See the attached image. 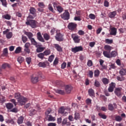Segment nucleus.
I'll return each instance as SVG.
<instances>
[{
    "mask_svg": "<svg viewBox=\"0 0 126 126\" xmlns=\"http://www.w3.org/2000/svg\"><path fill=\"white\" fill-rule=\"evenodd\" d=\"M10 112H12V113H17L18 112V109L14 108L10 110Z\"/></svg>",
    "mask_w": 126,
    "mask_h": 126,
    "instance_id": "338daca9",
    "label": "nucleus"
},
{
    "mask_svg": "<svg viewBox=\"0 0 126 126\" xmlns=\"http://www.w3.org/2000/svg\"><path fill=\"white\" fill-rule=\"evenodd\" d=\"M22 50V48H21V47H20V46H19L16 49V50L15 51V54H20Z\"/></svg>",
    "mask_w": 126,
    "mask_h": 126,
    "instance_id": "2f4dec72",
    "label": "nucleus"
},
{
    "mask_svg": "<svg viewBox=\"0 0 126 126\" xmlns=\"http://www.w3.org/2000/svg\"><path fill=\"white\" fill-rule=\"evenodd\" d=\"M110 51H104L103 52V55L106 58H108V59H111V55H110Z\"/></svg>",
    "mask_w": 126,
    "mask_h": 126,
    "instance_id": "aec40b11",
    "label": "nucleus"
},
{
    "mask_svg": "<svg viewBox=\"0 0 126 126\" xmlns=\"http://www.w3.org/2000/svg\"><path fill=\"white\" fill-rule=\"evenodd\" d=\"M88 93L90 97H95V92H94V89H89Z\"/></svg>",
    "mask_w": 126,
    "mask_h": 126,
    "instance_id": "a211bd4d",
    "label": "nucleus"
},
{
    "mask_svg": "<svg viewBox=\"0 0 126 126\" xmlns=\"http://www.w3.org/2000/svg\"><path fill=\"white\" fill-rule=\"evenodd\" d=\"M38 6L40 7V8H44L45 7V4L43 2H39L38 3Z\"/></svg>",
    "mask_w": 126,
    "mask_h": 126,
    "instance_id": "052dcab7",
    "label": "nucleus"
},
{
    "mask_svg": "<svg viewBox=\"0 0 126 126\" xmlns=\"http://www.w3.org/2000/svg\"><path fill=\"white\" fill-rule=\"evenodd\" d=\"M102 81L103 84H105V85H106V84H109V79H108L106 78H102Z\"/></svg>",
    "mask_w": 126,
    "mask_h": 126,
    "instance_id": "e433bc0d",
    "label": "nucleus"
},
{
    "mask_svg": "<svg viewBox=\"0 0 126 126\" xmlns=\"http://www.w3.org/2000/svg\"><path fill=\"white\" fill-rule=\"evenodd\" d=\"M36 17V15H29V16L27 18V21H28L29 19H34L35 17Z\"/></svg>",
    "mask_w": 126,
    "mask_h": 126,
    "instance_id": "c03bdc74",
    "label": "nucleus"
},
{
    "mask_svg": "<svg viewBox=\"0 0 126 126\" xmlns=\"http://www.w3.org/2000/svg\"><path fill=\"white\" fill-rule=\"evenodd\" d=\"M47 117H48V121L49 122H55V121H56V119H55L54 117L52 116V115H48Z\"/></svg>",
    "mask_w": 126,
    "mask_h": 126,
    "instance_id": "c756f323",
    "label": "nucleus"
},
{
    "mask_svg": "<svg viewBox=\"0 0 126 126\" xmlns=\"http://www.w3.org/2000/svg\"><path fill=\"white\" fill-rule=\"evenodd\" d=\"M57 10L59 13H62L63 11V8L62 6H59L57 7Z\"/></svg>",
    "mask_w": 126,
    "mask_h": 126,
    "instance_id": "4c0bfd02",
    "label": "nucleus"
},
{
    "mask_svg": "<svg viewBox=\"0 0 126 126\" xmlns=\"http://www.w3.org/2000/svg\"><path fill=\"white\" fill-rule=\"evenodd\" d=\"M54 47L58 52H63V48H62V47H61V46L59 44H54Z\"/></svg>",
    "mask_w": 126,
    "mask_h": 126,
    "instance_id": "dca6fc26",
    "label": "nucleus"
},
{
    "mask_svg": "<svg viewBox=\"0 0 126 126\" xmlns=\"http://www.w3.org/2000/svg\"><path fill=\"white\" fill-rule=\"evenodd\" d=\"M56 93L58 94H61V95H64L65 94V92L64 90H55Z\"/></svg>",
    "mask_w": 126,
    "mask_h": 126,
    "instance_id": "a878e982",
    "label": "nucleus"
},
{
    "mask_svg": "<svg viewBox=\"0 0 126 126\" xmlns=\"http://www.w3.org/2000/svg\"><path fill=\"white\" fill-rule=\"evenodd\" d=\"M0 102L1 103H4L5 102V97L2 95L0 96Z\"/></svg>",
    "mask_w": 126,
    "mask_h": 126,
    "instance_id": "3c124183",
    "label": "nucleus"
},
{
    "mask_svg": "<svg viewBox=\"0 0 126 126\" xmlns=\"http://www.w3.org/2000/svg\"><path fill=\"white\" fill-rule=\"evenodd\" d=\"M109 2H108V0H105L104 2V6L105 7H109Z\"/></svg>",
    "mask_w": 126,
    "mask_h": 126,
    "instance_id": "e2e57ef3",
    "label": "nucleus"
},
{
    "mask_svg": "<svg viewBox=\"0 0 126 126\" xmlns=\"http://www.w3.org/2000/svg\"><path fill=\"white\" fill-rule=\"evenodd\" d=\"M22 40L23 43H26L27 41H28V38L25 35H22Z\"/></svg>",
    "mask_w": 126,
    "mask_h": 126,
    "instance_id": "a18cd8bd",
    "label": "nucleus"
},
{
    "mask_svg": "<svg viewBox=\"0 0 126 126\" xmlns=\"http://www.w3.org/2000/svg\"><path fill=\"white\" fill-rule=\"evenodd\" d=\"M89 18H90V19H92L93 20H94V19H95V18H96V16H95V15H94V14H90L89 16Z\"/></svg>",
    "mask_w": 126,
    "mask_h": 126,
    "instance_id": "5fc2aeb1",
    "label": "nucleus"
},
{
    "mask_svg": "<svg viewBox=\"0 0 126 126\" xmlns=\"http://www.w3.org/2000/svg\"><path fill=\"white\" fill-rule=\"evenodd\" d=\"M104 49L106 50V51L111 52V50H112V47L109 45H106L104 46Z\"/></svg>",
    "mask_w": 126,
    "mask_h": 126,
    "instance_id": "ea45409f",
    "label": "nucleus"
},
{
    "mask_svg": "<svg viewBox=\"0 0 126 126\" xmlns=\"http://www.w3.org/2000/svg\"><path fill=\"white\" fill-rule=\"evenodd\" d=\"M74 119L75 120H78V119H79V113H75Z\"/></svg>",
    "mask_w": 126,
    "mask_h": 126,
    "instance_id": "774afa93",
    "label": "nucleus"
},
{
    "mask_svg": "<svg viewBox=\"0 0 126 126\" xmlns=\"http://www.w3.org/2000/svg\"><path fill=\"white\" fill-rule=\"evenodd\" d=\"M115 120L116 122H121V121H122L123 119H122V117H121V116H117L115 117Z\"/></svg>",
    "mask_w": 126,
    "mask_h": 126,
    "instance_id": "4d7b16f0",
    "label": "nucleus"
},
{
    "mask_svg": "<svg viewBox=\"0 0 126 126\" xmlns=\"http://www.w3.org/2000/svg\"><path fill=\"white\" fill-rule=\"evenodd\" d=\"M105 43L106 44H113V39H106Z\"/></svg>",
    "mask_w": 126,
    "mask_h": 126,
    "instance_id": "864d4df0",
    "label": "nucleus"
},
{
    "mask_svg": "<svg viewBox=\"0 0 126 126\" xmlns=\"http://www.w3.org/2000/svg\"><path fill=\"white\" fill-rule=\"evenodd\" d=\"M61 17L63 20H68L70 17L68 10H65V12L61 15Z\"/></svg>",
    "mask_w": 126,
    "mask_h": 126,
    "instance_id": "f03ea898",
    "label": "nucleus"
},
{
    "mask_svg": "<svg viewBox=\"0 0 126 126\" xmlns=\"http://www.w3.org/2000/svg\"><path fill=\"white\" fill-rule=\"evenodd\" d=\"M119 74H120L121 76H125L126 74V69L124 68L121 69L119 71Z\"/></svg>",
    "mask_w": 126,
    "mask_h": 126,
    "instance_id": "4be33fe9",
    "label": "nucleus"
},
{
    "mask_svg": "<svg viewBox=\"0 0 126 126\" xmlns=\"http://www.w3.org/2000/svg\"><path fill=\"white\" fill-rule=\"evenodd\" d=\"M117 108H118V106L116 103H113V104L110 103L108 104V109L109 111H113L115 109H117Z\"/></svg>",
    "mask_w": 126,
    "mask_h": 126,
    "instance_id": "9d476101",
    "label": "nucleus"
},
{
    "mask_svg": "<svg viewBox=\"0 0 126 126\" xmlns=\"http://www.w3.org/2000/svg\"><path fill=\"white\" fill-rule=\"evenodd\" d=\"M116 15H117V11H114L109 13V17H110V18H114Z\"/></svg>",
    "mask_w": 126,
    "mask_h": 126,
    "instance_id": "393cba45",
    "label": "nucleus"
},
{
    "mask_svg": "<svg viewBox=\"0 0 126 126\" xmlns=\"http://www.w3.org/2000/svg\"><path fill=\"white\" fill-rule=\"evenodd\" d=\"M98 116L101 118V119H103V120H106L107 119V116L105 114H103L101 113H98Z\"/></svg>",
    "mask_w": 126,
    "mask_h": 126,
    "instance_id": "37998d69",
    "label": "nucleus"
},
{
    "mask_svg": "<svg viewBox=\"0 0 126 126\" xmlns=\"http://www.w3.org/2000/svg\"><path fill=\"white\" fill-rule=\"evenodd\" d=\"M6 108H7L8 110H11V109L13 108V104L10 103H6Z\"/></svg>",
    "mask_w": 126,
    "mask_h": 126,
    "instance_id": "bb28decb",
    "label": "nucleus"
},
{
    "mask_svg": "<svg viewBox=\"0 0 126 126\" xmlns=\"http://www.w3.org/2000/svg\"><path fill=\"white\" fill-rule=\"evenodd\" d=\"M43 54L44 56H49V55L51 54V50L48 49L44 51L43 52Z\"/></svg>",
    "mask_w": 126,
    "mask_h": 126,
    "instance_id": "58836bf2",
    "label": "nucleus"
},
{
    "mask_svg": "<svg viewBox=\"0 0 126 126\" xmlns=\"http://www.w3.org/2000/svg\"><path fill=\"white\" fill-rule=\"evenodd\" d=\"M123 90V89L122 88H117L115 91H114V93L115 94V95H117V97H119L120 98H121V96H122V90Z\"/></svg>",
    "mask_w": 126,
    "mask_h": 126,
    "instance_id": "1a4fd4ad",
    "label": "nucleus"
},
{
    "mask_svg": "<svg viewBox=\"0 0 126 126\" xmlns=\"http://www.w3.org/2000/svg\"><path fill=\"white\" fill-rule=\"evenodd\" d=\"M100 75V71L98 69H96L94 72V77H98Z\"/></svg>",
    "mask_w": 126,
    "mask_h": 126,
    "instance_id": "7c9ffc66",
    "label": "nucleus"
},
{
    "mask_svg": "<svg viewBox=\"0 0 126 126\" xmlns=\"http://www.w3.org/2000/svg\"><path fill=\"white\" fill-rule=\"evenodd\" d=\"M30 13L32 14V15H36V9L33 7H31L30 9Z\"/></svg>",
    "mask_w": 126,
    "mask_h": 126,
    "instance_id": "5701e85b",
    "label": "nucleus"
},
{
    "mask_svg": "<svg viewBox=\"0 0 126 126\" xmlns=\"http://www.w3.org/2000/svg\"><path fill=\"white\" fill-rule=\"evenodd\" d=\"M22 96L19 93H16L14 94V98L18 100Z\"/></svg>",
    "mask_w": 126,
    "mask_h": 126,
    "instance_id": "a19ab883",
    "label": "nucleus"
},
{
    "mask_svg": "<svg viewBox=\"0 0 126 126\" xmlns=\"http://www.w3.org/2000/svg\"><path fill=\"white\" fill-rule=\"evenodd\" d=\"M55 39L58 42H62V41H63V34H61L60 31H57L56 32Z\"/></svg>",
    "mask_w": 126,
    "mask_h": 126,
    "instance_id": "7ed1b4c3",
    "label": "nucleus"
},
{
    "mask_svg": "<svg viewBox=\"0 0 126 126\" xmlns=\"http://www.w3.org/2000/svg\"><path fill=\"white\" fill-rule=\"evenodd\" d=\"M26 61L28 63V64H30L31 63V58L30 57H28L26 59Z\"/></svg>",
    "mask_w": 126,
    "mask_h": 126,
    "instance_id": "69168bd1",
    "label": "nucleus"
},
{
    "mask_svg": "<svg viewBox=\"0 0 126 126\" xmlns=\"http://www.w3.org/2000/svg\"><path fill=\"white\" fill-rule=\"evenodd\" d=\"M2 17L3 18H5V19H7V20H10L11 17L10 16V15H8V14H6V15H4Z\"/></svg>",
    "mask_w": 126,
    "mask_h": 126,
    "instance_id": "49530a36",
    "label": "nucleus"
},
{
    "mask_svg": "<svg viewBox=\"0 0 126 126\" xmlns=\"http://www.w3.org/2000/svg\"><path fill=\"white\" fill-rule=\"evenodd\" d=\"M83 51V47L81 46H76L74 48H71V52L74 53V54H76L78 52H82Z\"/></svg>",
    "mask_w": 126,
    "mask_h": 126,
    "instance_id": "423d86ee",
    "label": "nucleus"
},
{
    "mask_svg": "<svg viewBox=\"0 0 126 126\" xmlns=\"http://www.w3.org/2000/svg\"><path fill=\"white\" fill-rule=\"evenodd\" d=\"M37 38L38 40H39V41H40V42H45V40L43 38V36H42V35L41 34V32H37Z\"/></svg>",
    "mask_w": 126,
    "mask_h": 126,
    "instance_id": "f3484780",
    "label": "nucleus"
},
{
    "mask_svg": "<svg viewBox=\"0 0 126 126\" xmlns=\"http://www.w3.org/2000/svg\"><path fill=\"white\" fill-rule=\"evenodd\" d=\"M86 103L88 106H91V105H92V100L90 98H87Z\"/></svg>",
    "mask_w": 126,
    "mask_h": 126,
    "instance_id": "473e14b6",
    "label": "nucleus"
},
{
    "mask_svg": "<svg viewBox=\"0 0 126 126\" xmlns=\"http://www.w3.org/2000/svg\"><path fill=\"white\" fill-rule=\"evenodd\" d=\"M87 65L88 66H89V67L92 66V65H93V63L92 62V61L89 60L87 63Z\"/></svg>",
    "mask_w": 126,
    "mask_h": 126,
    "instance_id": "680f3d73",
    "label": "nucleus"
},
{
    "mask_svg": "<svg viewBox=\"0 0 126 126\" xmlns=\"http://www.w3.org/2000/svg\"><path fill=\"white\" fill-rule=\"evenodd\" d=\"M37 57L40 60H44V59H46V58H45V55L44 54V53H40L39 54H38Z\"/></svg>",
    "mask_w": 126,
    "mask_h": 126,
    "instance_id": "cd10ccee",
    "label": "nucleus"
},
{
    "mask_svg": "<svg viewBox=\"0 0 126 126\" xmlns=\"http://www.w3.org/2000/svg\"><path fill=\"white\" fill-rule=\"evenodd\" d=\"M25 35H26L28 37L29 39H30V40L32 39V37H33V33L30 32H25Z\"/></svg>",
    "mask_w": 126,
    "mask_h": 126,
    "instance_id": "b1692460",
    "label": "nucleus"
},
{
    "mask_svg": "<svg viewBox=\"0 0 126 126\" xmlns=\"http://www.w3.org/2000/svg\"><path fill=\"white\" fill-rule=\"evenodd\" d=\"M30 112V116H33V115H35V114H36V110L32 109Z\"/></svg>",
    "mask_w": 126,
    "mask_h": 126,
    "instance_id": "8fccbe9b",
    "label": "nucleus"
},
{
    "mask_svg": "<svg viewBox=\"0 0 126 126\" xmlns=\"http://www.w3.org/2000/svg\"><path fill=\"white\" fill-rule=\"evenodd\" d=\"M117 56V52L116 51H112L111 53L110 57L111 58H115Z\"/></svg>",
    "mask_w": 126,
    "mask_h": 126,
    "instance_id": "603ef678",
    "label": "nucleus"
},
{
    "mask_svg": "<svg viewBox=\"0 0 126 126\" xmlns=\"http://www.w3.org/2000/svg\"><path fill=\"white\" fill-rule=\"evenodd\" d=\"M40 77H41L42 78V74L39 75L38 76H33L31 77V81L32 82V83H37V82H38L39 81V78H40Z\"/></svg>",
    "mask_w": 126,
    "mask_h": 126,
    "instance_id": "6e6552de",
    "label": "nucleus"
},
{
    "mask_svg": "<svg viewBox=\"0 0 126 126\" xmlns=\"http://www.w3.org/2000/svg\"><path fill=\"white\" fill-rule=\"evenodd\" d=\"M65 109L63 106H62L60 108V109L58 110V113L59 114H63V116H67V112H65Z\"/></svg>",
    "mask_w": 126,
    "mask_h": 126,
    "instance_id": "f8f14e48",
    "label": "nucleus"
},
{
    "mask_svg": "<svg viewBox=\"0 0 126 126\" xmlns=\"http://www.w3.org/2000/svg\"><path fill=\"white\" fill-rule=\"evenodd\" d=\"M51 112H52V109L48 108L45 112V116H49V114H51Z\"/></svg>",
    "mask_w": 126,
    "mask_h": 126,
    "instance_id": "13d9d810",
    "label": "nucleus"
},
{
    "mask_svg": "<svg viewBox=\"0 0 126 126\" xmlns=\"http://www.w3.org/2000/svg\"><path fill=\"white\" fill-rule=\"evenodd\" d=\"M43 37L46 41H49V40H50V38H51V36H50V35H49V34L48 33H44L43 34Z\"/></svg>",
    "mask_w": 126,
    "mask_h": 126,
    "instance_id": "c85d7f7f",
    "label": "nucleus"
},
{
    "mask_svg": "<svg viewBox=\"0 0 126 126\" xmlns=\"http://www.w3.org/2000/svg\"><path fill=\"white\" fill-rule=\"evenodd\" d=\"M8 31H9V30L8 29H7L5 31L3 32V33L4 35H6V37L7 38V39H10V38H11V37H12V32H9L7 33Z\"/></svg>",
    "mask_w": 126,
    "mask_h": 126,
    "instance_id": "9b49d317",
    "label": "nucleus"
},
{
    "mask_svg": "<svg viewBox=\"0 0 126 126\" xmlns=\"http://www.w3.org/2000/svg\"><path fill=\"white\" fill-rule=\"evenodd\" d=\"M27 25H29L32 28H36L37 27V21L34 20H28L26 22Z\"/></svg>",
    "mask_w": 126,
    "mask_h": 126,
    "instance_id": "f257e3e1",
    "label": "nucleus"
},
{
    "mask_svg": "<svg viewBox=\"0 0 126 126\" xmlns=\"http://www.w3.org/2000/svg\"><path fill=\"white\" fill-rule=\"evenodd\" d=\"M49 64H50V63H49V62H48V61H46L44 62H40L38 63V66H39L40 67H46V66H47V65H49Z\"/></svg>",
    "mask_w": 126,
    "mask_h": 126,
    "instance_id": "4468645a",
    "label": "nucleus"
},
{
    "mask_svg": "<svg viewBox=\"0 0 126 126\" xmlns=\"http://www.w3.org/2000/svg\"><path fill=\"white\" fill-rule=\"evenodd\" d=\"M65 90L67 94H69L71 92V90H72V87L71 86L66 85L65 87Z\"/></svg>",
    "mask_w": 126,
    "mask_h": 126,
    "instance_id": "2eb2a0df",
    "label": "nucleus"
},
{
    "mask_svg": "<svg viewBox=\"0 0 126 126\" xmlns=\"http://www.w3.org/2000/svg\"><path fill=\"white\" fill-rule=\"evenodd\" d=\"M48 9L49 10L51 11V12H55V11L54 10V8H53V6H52V4L51 3H50L48 5Z\"/></svg>",
    "mask_w": 126,
    "mask_h": 126,
    "instance_id": "09e8293b",
    "label": "nucleus"
},
{
    "mask_svg": "<svg viewBox=\"0 0 126 126\" xmlns=\"http://www.w3.org/2000/svg\"><path fill=\"white\" fill-rule=\"evenodd\" d=\"M44 50H45L44 47H37L36 49V53H42V52H43Z\"/></svg>",
    "mask_w": 126,
    "mask_h": 126,
    "instance_id": "c9c22d12",
    "label": "nucleus"
},
{
    "mask_svg": "<svg viewBox=\"0 0 126 126\" xmlns=\"http://www.w3.org/2000/svg\"><path fill=\"white\" fill-rule=\"evenodd\" d=\"M27 101H28V99H27V98L22 96L18 99V103H19L21 106H23V105H25Z\"/></svg>",
    "mask_w": 126,
    "mask_h": 126,
    "instance_id": "39448f33",
    "label": "nucleus"
},
{
    "mask_svg": "<svg viewBox=\"0 0 126 126\" xmlns=\"http://www.w3.org/2000/svg\"><path fill=\"white\" fill-rule=\"evenodd\" d=\"M53 4L54 8H55V9H56V8L57 9L58 7L60 6L58 4V2H53Z\"/></svg>",
    "mask_w": 126,
    "mask_h": 126,
    "instance_id": "0e129e2a",
    "label": "nucleus"
},
{
    "mask_svg": "<svg viewBox=\"0 0 126 126\" xmlns=\"http://www.w3.org/2000/svg\"><path fill=\"white\" fill-rule=\"evenodd\" d=\"M110 35H113V36H116L117 35V29L115 28H112L111 29Z\"/></svg>",
    "mask_w": 126,
    "mask_h": 126,
    "instance_id": "412c9836",
    "label": "nucleus"
},
{
    "mask_svg": "<svg viewBox=\"0 0 126 126\" xmlns=\"http://www.w3.org/2000/svg\"><path fill=\"white\" fill-rule=\"evenodd\" d=\"M78 34L80 35V36H82L85 34V32H84V31L81 30L78 31Z\"/></svg>",
    "mask_w": 126,
    "mask_h": 126,
    "instance_id": "bf43d9fd",
    "label": "nucleus"
},
{
    "mask_svg": "<svg viewBox=\"0 0 126 126\" xmlns=\"http://www.w3.org/2000/svg\"><path fill=\"white\" fill-rule=\"evenodd\" d=\"M71 38L73 39L74 42L76 44L80 42V36L77 35L76 34H72Z\"/></svg>",
    "mask_w": 126,
    "mask_h": 126,
    "instance_id": "0eeeda50",
    "label": "nucleus"
},
{
    "mask_svg": "<svg viewBox=\"0 0 126 126\" xmlns=\"http://www.w3.org/2000/svg\"><path fill=\"white\" fill-rule=\"evenodd\" d=\"M30 40L31 41L32 45H34V46H37L38 43H37L36 40H35V39L32 38H31Z\"/></svg>",
    "mask_w": 126,
    "mask_h": 126,
    "instance_id": "de8ad7c7",
    "label": "nucleus"
},
{
    "mask_svg": "<svg viewBox=\"0 0 126 126\" xmlns=\"http://www.w3.org/2000/svg\"><path fill=\"white\" fill-rule=\"evenodd\" d=\"M6 67H10V65H9V63H4L1 65V68H2L3 69H5Z\"/></svg>",
    "mask_w": 126,
    "mask_h": 126,
    "instance_id": "72a5a7b5",
    "label": "nucleus"
},
{
    "mask_svg": "<svg viewBox=\"0 0 126 126\" xmlns=\"http://www.w3.org/2000/svg\"><path fill=\"white\" fill-rule=\"evenodd\" d=\"M17 62H18L19 63H22L24 62V58L22 57H19L17 58Z\"/></svg>",
    "mask_w": 126,
    "mask_h": 126,
    "instance_id": "f704fd0d",
    "label": "nucleus"
},
{
    "mask_svg": "<svg viewBox=\"0 0 126 126\" xmlns=\"http://www.w3.org/2000/svg\"><path fill=\"white\" fill-rule=\"evenodd\" d=\"M77 27V24L75 23H69L67 26V28L71 31H75L76 28Z\"/></svg>",
    "mask_w": 126,
    "mask_h": 126,
    "instance_id": "20e7f679",
    "label": "nucleus"
},
{
    "mask_svg": "<svg viewBox=\"0 0 126 126\" xmlns=\"http://www.w3.org/2000/svg\"><path fill=\"white\" fill-rule=\"evenodd\" d=\"M23 121H24V117L21 116L18 118L17 123L18 125H21V124H23Z\"/></svg>",
    "mask_w": 126,
    "mask_h": 126,
    "instance_id": "6ab92c4d",
    "label": "nucleus"
},
{
    "mask_svg": "<svg viewBox=\"0 0 126 126\" xmlns=\"http://www.w3.org/2000/svg\"><path fill=\"white\" fill-rule=\"evenodd\" d=\"M115 87H116V83L111 82V84H109V87L108 89V91L110 93L113 92Z\"/></svg>",
    "mask_w": 126,
    "mask_h": 126,
    "instance_id": "ddd939ff",
    "label": "nucleus"
},
{
    "mask_svg": "<svg viewBox=\"0 0 126 126\" xmlns=\"http://www.w3.org/2000/svg\"><path fill=\"white\" fill-rule=\"evenodd\" d=\"M54 59H55V55H51L48 58V62H50V63H52V62L54 61Z\"/></svg>",
    "mask_w": 126,
    "mask_h": 126,
    "instance_id": "79ce46f5",
    "label": "nucleus"
},
{
    "mask_svg": "<svg viewBox=\"0 0 126 126\" xmlns=\"http://www.w3.org/2000/svg\"><path fill=\"white\" fill-rule=\"evenodd\" d=\"M100 82H99L98 80H95L94 82V86H95V87H100Z\"/></svg>",
    "mask_w": 126,
    "mask_h": 126,
    "instance_id": "6e6d98bb",
    "label": "nucleus"
}]
</instances>
